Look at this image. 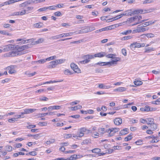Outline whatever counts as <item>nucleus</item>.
<instances>
[{"mask_svg":"<svg viewBox=\"0 0 160 160\" xmlns=\"http://www.w3.org/2000/svg\"><path fill=\"white\" fill-rule=\"evenodd\" d=\"M82 58L84 59L85 60L79 62H78L79 64H85L88 63L90 62V59L93 58V56L92 55L87 54L83 56Z\"/></svg>","mask_w":160,"mask_h":160,"instance_id":"f257e3e1","label":"nucleus"},{"mask_svg":"<svg viewBox=\"0 0 160 160\" xmlns=\"http://www.w3.org/2000/svg\"><path fill=\"white\" fill-rule=\"evenodd\" d=\"M73 33V32H71L69 33H62L54 36L51 37L50 38V39L52 40L57 39L69 36H71L72 35Z\"/></svg>","mask_w":160,"mask_h":160,"instance_id":"f03ea898","label":"nucleus"},{"mask_svg":"<svg viewBox=\"0 0 160 160\" xmlns=\"http://www.w3.org/2000/svg\"><path fill=\"white\" fill-rule=\"evenodd\" d=\"M118 61V60H112L111 61L108 62H98V63H96L95 64L99 65L100 66H104L106 65H108L109 66L112 65V64H116V62Z\"/></svg>","mask_w":160,"mask_h":160,"instance_id":"7ed1b4c3","label":"nucleus"},{"mask_svg":"<svg viewBox=\"0 0 160 160\" xmlns=\"http://www.w3.org/2000/svg\"><path fill=\"white\" fill-rule=\"evenodd\" d=\"M31 44H27L20 46L18 45H16L15 47V49H17L18 50L23 51L26 49H27L31 47Z\"/></svg>","mask_w":160,"mask_h":160,"instance_id":"20e7f679","label":"nucleus"},{"mask_svg":"<svg viewBox=\"0 0 160 160\" xmlns=\"http://www.w3.org/2000/svg\"><path fill=\"white\" fill-rule=\"evenodd\" d=\"M119 130V128H112L108 129V135H109V136H112L115 132H118Z\"/></svg>","mask_w":160,"mask_h":160,"instance_id":"39448f33","label":"nucleus"},{"mask_svg":"<svg viewBox=\"0 0 160 160\" xmlns=\"http://www.w3.org/2000/svg\"><path fill=\"white\" fill-rule=\"evenodd\" d=\"M71 68L75 72L79 73L81 72V70L78 66L74 63H71L70 65Z\"/></svg>","mask_w":160,"mask_h":160,"instance_id":"423d86ee","label":"nucleus"},{"mask_svg":"<svg viewBox=\"0 0 160 160\" xmlns=\"http://www.w3.org/2000/svg\"><path fill=\"white\" fill-rule=\"evenodd\" d=\"M27 52L26 51L18 50L17 49H16L14 51V53H15V56L21 55L26 53Z\"/></svg>","mask_w":160,"mask_h":160,"instance_id":"0eeeda50","label":"nucleus"},{"mask_svg":"<svg viewBox=\"0 0 160 160\" xmlns=\"http://www.w3.org/2000/svg\"><path fill=\"white\" fill-rule=\"evenodd\" d=\"M140 26H138V28L132 31V33H139L142 32H144L146 30H148V29H146L145 28H139Z\"/></svg>","mask_w":160,"mask_h":160,"instance_id":"6e6552de","label":"nucleus"},{"mask_svg":"<svg viewBox=\"0 0 160 160\" xmlns=\"http://www.w3.org/2000/svg\"><path fill=\"white\" fill-rule=\"evenodd\" d=\"M14 45H12V44H9L8 45L5 46L3 50L5 52H7L8 51L11 50L12 49L15 48Z\"/></svg>","mask_w":160,"mask_h":160,"instance_id":"1a4fd4ad","label":"nucleus"},{"mask_svg":"<svg viewBox=\"0 0 160 160\" xmlns=\"http://www.w3.org/2000/svg\"><path fill=\"white\" fill-rule=\"evenodd\" d=\"M36 110V109H29L26 108L24 110V112L21 113L22 115H24L26 114H28L35 112Z\"/></svg>","mask_w":160,"mask_h":160,"instance_id":"9d476101","label":"nucleus"},{"mask_svg":"<svg viewBox=\"0 0 160 160\" xmlns=\"http://www.w3.org/2000/svg\"><path fill=\"white\" fill-rule=\"evenodd\" d=\"M14 66H10L7 68V69L9 70L8 72L10 74H12L16 72V70L14 69Z\"/></svg>","mask_w":160,"mask_h":160,"instance_id":"9b49d317","label":"nucleus"},{"mask_svg":"<svg viewBox=\"0 0 160 160\" xmlns=\"http://www.w3.org/2000/svg\"><path fill=\"white\" fill-rule=\"evenodd\" d=\"M93 58L94 57L102 58L106 55V52H102L99 53L94 54L93 55Z\"/></svg>","mask_w":160,"mask_h":160,"instance_id":"f8f14e48","label":"nucleus"},{"mask_svg":"<svg viewBox=\"0 0 160 160\" xmlns=\"http://www.w3.org/2000/svg\"><path fill=\"white\" fill-rule=\"evenodd\" d=\"M152 11V9H149L146 10L145 9L144 10L140 9H139V13L141 14H145L147 13H149L151 12Z\"/></svg>","mask_w":160,"mask_h":160,"instance_id":"ddd939ff","label":"nucleus"},{"mask_svg":"<svg viewBox=\"0 0 160 160\" xmlns=\"http://www.w3.org/2000/svg\"><path fill=\"white\" fill-rule=\"evenodd\" d=\"M132 15L131 10H128L125 11L123 13L121 14V18L123 16Z\"/></svg>","mask_w":160,"mask_h":160,"instance_id":"4468645a","label":"nucleus"},{"mask_svg":"<svg viewBox=\"0 0 160 160\" xmlns=\"http://www.w3.org/2000/svg\"><path fill=\"white\" fill-rule=\"evenodd\" d=\"M142 18V17L141 16H138L131 17L129 19H130V21H131L130 22H132L133 21L137 20H138V21H140L139 20Z\"/></svg>","mask_w":160,"mask_h":160,"instance_id":"2eb2a0df","label":"nucleus"},{"mask_svg":"<svg viewBox=\"0 0 160 160\" xmlns=\"http://www.w3.org/2000/svg\"><path fill=\"white\" fill-rule=\"evenodd\" d=\"M88 30V27L87 26L85 28L81 29L78 32H77V33L79 34L81 33H86L89 32Z\"/></svg>","mask_w":160,"mask_h":160,"instance_id":"dca6fc26","label":"nucleus"},{"mask_svg":"<svg viewBox=\"0 0 160 160\" xmlns=\"http://www.w3.org/2000/svg\"><path fill=\"white\" fill-rule=\"evenodd\" d=\"M4 57H14L15 56V53L13 51L10 52L8 53H5L4 55Z\"/></svg>","mask_w":160,"mask_h":160,"instance_id":"f3484780","label":"nucleus"},{"mask_svg":"<svg viewBox=\"0 0 160 160\" xmlns=\"http://www.w3.org/2000/svg\"><path fill=\"white\" fill-rule=\"evenodd\" d=\"M98 87L101 89H109L112 88V86H106L103 84H101L99 85Z\"/></svg>","mask_w":160,"mask_h":160,"instance_id":"a211bd4d","label":"nucleus"},{"mask_svg":"<svg viewBox=\"0 0 160 160\" xmlns=\"http://www.w3.org/2000/svg\"><path fill=\"white\" fill-rule=\"evenodd\" d=\"M61 107L60 106H53L48 107V109L49 111L52 110L54 109L58 110Z\"/></svg>","mask_w":160,"mask_h":160,"instance_id":"6ab92c4d","label":"nucleus"},{"mask_svg":"<svg viewBox=\"0 0 160 160\" xmlns=\"http://www.w3.org/2000/svg\"><path fill=\"white\" fill-rule=\"evenodd\" d=\"M26 11L23 10L21 12H14L13 13V15L18 16V15H23L25 14Z\"/></svg>","mask_w":160,"mask_h":160,"instance_id":"aec40b11","label":"nucleus"},{"mask_svg":"<svg viewBox=\"0 0 160 160\" xmlns=\"http://www.w3.org/2000/svg\"><path fill=\"white\" fill-rule=\"evenodd\" d=\"M145 111L149 112V111H155L156 110V108H151L148 106H146L145 107Z\"/></svg>","mask_w":160,"mask_h":160,"instance_id":"412c9836","label":"nucleus"},{"mask_svg":"<svg viewBox=\"0 0 160 160\" xmlns=\"http://www.w3.org/2000/svg\"><path fill=\"white\" fill-rule=\"evenodd\" d=\"M128 129L125 128L121 131V135H122L128 134Z\"/></svg>","mask_w":160,"mask_h":160,"instance_id":"4be33fe9","label":"nucleus"},{"mask_svg":"<svg viewBox=\"0 0 160 160\" xmlns=\"http://www.w3.org/2000/svg\"><path fill=\"white\" fill-rule=\"evenodd\" d=\"M33 9V7H26L25 8V9H24L23 10H25L26 13L25 14H27L30 12L29 11H30L31 10H32Z\"/></svg>","mask_w":160,"mask_h":160,"instance_id":"5701e85b","label":"nucleus"},{"mask_svg":"<svg viewBox=\"0 0 160 160\" xmlns=\"http://www.w3.org/2000/svg\"><path fill=\"white\" fill-rule=\"evenodd\" d=\"M147 124L148 125H150L154 122V119L152 118H147Z\"/></svg>","mask_w":160,"mask_h":160,"instance_id":"b1692460","label":"nucleus"},{"mask_svg":"<svg viewBox=\"0 0 160 160\" xmlns=\"http://www.w3.org/2000/svg\"><path fill=\"white\" fill-rule=\"evenodd\" d=\"M82 106L79 105H78L76 106L71 107V110L72 111H75L78 109H81L82 108Z\"/></svg>","mask_w":160,"mask_h":160,"instance_id":"393cba45","label":"nucleus"},{"mask_svg":"<svg viewBox=\"0 0 160 160\" xmlns=\"http://www.w3.org/2000/svg\"><path fill=\"white\" fill-rule=\"evenodd\" d=\"M146 36L148 38H153L154 37V34H153L152 33H150L143 34L141 35V36Z\"/></svg>","mask_w":160,"mask_h":160,"instance_id":"a878e982","label":"nucleus"},{"mask_svg":"<svg viewBox=\"0 0 160 160\" xmlns=\"http://www.w3.org/2000/svg\"><path fill=\"white\" fill-rule=\"evenodd\" d=\"M42 24L41 23H37L33 25V27L35 28H40L42 27Z\"/></svg>","mask_w":160,"mask_h":160,"instance_id":"bb28decb","label":"nucleus"},{"mask_svg":"<svg viewBox=\"0 0 160 160\" xmlns=\"http://www.w3.org/2000/svg\"><path fill=\"white\" fill-rule=\"evenodd\" d=\"M150 125L151 128H152L153 130H155L157 128V125L156 124L154 123V122L151 124Z\"/></svg>","mask_w":160,"mask_h":160,"instance_id":"cd10ccee","label":"nucleus"},{"mask_svg":"<svg viewBox=\"0 0 160 160\" xmlns=\"http://www.w3.org/2000/svg\"><path fill=\"white\" fill-rule=\"evenodd\" d=\"M145 52L149 53L151 52V51L154 50V49L152 48H145Z\"/></svg>","mask_w":160,"mask_h":160,"instance_id":"c85d7f7f","label":"nucleus"},{"mask_svg":"<svg viewBox=\"0 0 160 160\" xmlns=\"http://www.w3.org/2000/svg\"><path fill=\"white\" fill-rule=\"evenodd\" d=\"M0 33L4 35L11 36V34L7 32L6 31L0 30Z\"/></svg>","mask_w":160,"mask_h":160,"instance_id":"c756f323","label":"nucleus"},{"mask_svg":"<svg viewBox=\"0 0 160 160\" xmlns=\"http://www.w3.org/2000/svg\"><path fill=\"white\" fill-rule=\"evenodd\" d=\"M114 124L117 125H120V118H115L114 120Z\"/></svg>","mask_w":160,"mask_h":160,"instance_id":"7c9ffc66","label":"nucleus"},{"mask_svg":"<svg viewBox=\"0 0 160 160\" xmlns=\"http://www.w3.org/2000/svg\"><path fill=\"white\" fill-rule=\"evenodd\" d=\"M116 56L115 54H110L107 55V54L106 53V55L105 56L108 58H114V57Z\"/></svg>","mask_w":160,"mask_h":160,"instance_id":"2f4dec72","label":"nucleus"},{"mask_svg":"<svg viewBox=\"0 0 160 160\" xmlns=\"http://www.w3.org/2000/svg\"><path fill=\"white\" fill-rule=\"evenodd\" d=\"M132 32V31L131 30H127L126 31L122 32H121V34H122L123 35H128L129 34H130Z\"/></svg>","mask_w":160,"mask_h":160,"instance_id":"473e14b6","label":"nucleus"},{"mask_svg":"<svg viewBox=\"0 0 160 160\" xmlns=\"http://www.w3.org/2000/svg\"><path fill=\"white\" fill-rule=\"evenodd\" d=\"M99 132H100L101 133H104L106 132H107L108 133V129L105 130L104 128H100L99 129Z\"/></svg>","mask_w":160,"mask_h":160,"instance_id":"72a5a7b5","label":"nucleus"},{"mask_svg":"<svg viewBox=\"0 0 160 160\" xmlns=\"http://www.w3.org/2000/svg\"><path fill=\"white\" fill-rule=\"evenodd\" d=\"M142 82L140 81L136 80L134 82V84L136 86H140L142 84Z\"/></svg>","mask_w":160,"mask_h":160,"instance_id":"f704fd0d","label":"nucleus"},{"mask_svg":"<svg viewBox=\"0 0 160 160\" xmlns=\"http://www.w3.org/2000/svg\"><path fill=\"white\" fill-rule=\"evenodd\" d=\"M132 38V37L131 36H125L121 38V40L122 41L126 40L131 39Z\"/></svg>","mask_w":160,"mask_h":160,"instance_id":"c9c22d12","label":"nucleus"},{"mask_svg":"<svg viewBox=\"0 0 160 160\" xmlns=\"http://www.w3.org/2000/svg\"><path fill=\"white\" fill-rule=\"evenodd\" d=\"M90 139H86L83 141L81 143L82 145L83 144H88L90 143Z\"/></svg>","mask_w":160,"mask_h":160,"instance_id":"e433bc0d","label":"nucleus"},{"mask_svg":"<svg viewBox=\"0 0 160 160\" xmlns=\"http://www.w3.org/2000/svg\"><path fill=\"white\" fill-rule=\"evenodd\" d=\"M15 2H16V0H10L5 2V4L7 5L12 4Z\"/></svg>","mask_w":160,"mask_h":160,"instance_id":"4c0bfd02","label":"nucleus"},{"mask_svg":"<svg viewBox=\"0 0 160 160\" xmlns=\"http://www.w3.org/2000/svg\"><path fill=\"white\" fill-rule=\"evenodd\" d=\"M55 141V139H51L50 140L47 141L46 143V144L48 145L50 144L51 143H54Z\"/></svg>","mask_w":160,"mask_h":160,"instance_id":"58836bf2","label":"nucleus"},{"mask_svg":"<svg viewBox=\"0 0 160 160\" xmlns=\"http://www.w3.org/2000/svg\"><path fill=\"white\" fill-rule=\"evenodd\" d=\"M27 123L28 124V125L27 127V128L28 129H31V128H35L36 126L35 125H30L29 122H27Z\"/></svg>","mask_w":160,"mask_h":160,"instance_id":"ea45409f","label":"nucleus"},{"mask_svg":"<svg viewBox=\"0 0 160 160\" xmlns=\"http://www.w3.org/2000/svg\"><path fill=\"white\" fill-rule=\"evenodd\" d=\"M101 151V149L98 148H96L92 150V152L95 153H98Z\"/></svg>","mask_w":160,"mask_h":160,"instance_id":"a19ab883","label":"nucleus"},{"mask_svg":"<svg viewBox=\"0 0 160 160\" xmlns=\"http://www.w3.org/2000/svg\"><path fill=\"white\" fill-rule=\"evenodd\" d=\"M55 61L56 62V64L57 65L58 64H60L63 63L64 62L65 60L60 59L55 60Z\"/></svg>","mask_w":160,"mask_h":160,"instance_id":"79ce46f5","label":"nucleus"},{"mask_svg":"<svg viewBox=\"0 0 160 160\" xmlns=\"http://www.w3.org/2000/svg\"><path fill=\"white\" fill-rule=\"evenodd\" d=\"M149 25V24L148 23V22H145L144 23V24L143 25V24L139 25H138V26H140L139 27V28H142L145 27H146L147 26H148Z\"/></svg>","mask_w":160,"mask_h":160,"instance_id":"37998d69","label":"nucleus"},{"mask_svg":"<svg viewBox=\"0 0 160 160\" xmlns=\"http://www.w3.org/2000/svg\"><path fill=\"white\" fill-rule=\"evenodd\" d=\"M28 4L27 3V1H26L20 4L19 5V7H23L24 8L25 7H26L27 6H28Z\"/></svg>","mask_w":160,"mask_h":160,"instance_id":"c03bdc74","label":"nucleus"},{"mask_svg":"<svg viewBox=\"0 0 160 160\" xmlns=\"http://www.w3.org/2000/svg\"><path fill=\"white\" fill-rule=\"evenodd\" d=\"M12 147L10 146H7L5 147L6 149L8 152L11 151L12 150Z\"/></svg>","mask_w":160,"mask_h":160,"instance_id":"a18cd8bd","label":"nucleus"},{"mask_svg":"<svg viewBox=\"0 0 160 160\" xmlns=\"http://www.w3.org/2000/svg\"><path fill=\"white\" fill-rule=\"evenodd\" d=\"M132 138V137L130 134L128 135L127 137L124 138V140L125 141H128L131 140Z\"/></svg>","mask_w":160,"mask_h":160,"instance_id":"49530a36","label":"nucleus"},{"mask_svg":"<svg viewBox=\"0 0 160 160\" xmlns=\"http://www.w3.org/2000/svg\"><path fill=\"white\" fill-rule=\"evenodd\" d=\"M47 123L46 122H39L38 124L41 126H46L47 125Z\"/></svg>","mask_w":160,"mask_h":160,"instance_id":"de8ad7c7","label":"nucleus"},{"mask_svg":"<svg viewBox=\"0 0 160 160\" xmlns=\"http://www.w3.org/2000/svg\"><path fill=\"white\" fill-rule=\"evenodd\" d=\"M65 74L67 75H70L73 74L69 70L67 69L64 71V72Z\"/></svg>","mask_w":160,"mask_h":160,"instance_id":"09e8293b","label":"nucleus"},{"mask_svg":"<svg viewBox=\"0 0 160 160\" xmlns=\"http://www.w3.org/2000/svg\"><path fill=\"white\" fill-rule=\"evenodd\" d=\"M153 0H145L143 1V4H148L152 2Z\"/></svg>","mask_w":160,"mask_h":160,"instance_id":"8fccbe9b","label":"nucleus"},{"mask_svg":"<svg viewBox=\"0 0 160 160\" xmlns=\"http://www.w3.org/2000/svg\"><path fill=\"white\" fill-rule=\"evenodd\" d=\"M15 121H17V118H11L8 120V121L10 123H13L15 122Z\"/></svg>","mask_w":160,"mask_h":160,"instance_id":"3c124183","label":"nucleus"},{"mask_svg":"<svg viewBox=\"0 0 160 160\" xmlns=\"http://www.w3.org/2000/svg\"><path fill=\"white\" fill-rule=\"evenodd\" d=\"M44 41V39L43 38H40L38 40L36 41V42L37 44L41 43Z\"/></svg>","mask_w":160,"mask_h":160,"instance_id":"603ef678","label":"nucleus"},{"mask_svg":"<svg viewBox=\"0 0 160 160\" xmlns=\"http://www.w3.org/2000/svg\"><path fill=\"white\" fill-rule=\"evenodd\" d=\"M46 59H42L38 61L37 62L38 63L42 64L46 62Z\"/></svg>","mask_w":160,"mask_h":160,"instance_id":"864d4df0","label":"nucleus"},{"mask_svg":"<svg viewBox=\"0 0 160 160\" xmlns=\"http://www.w3.org/2000/svg\"><path fill=\"white\" fill-rule=\"evenodd\" d=\"M31 40V39H27L26 40H22V42H19L18 43V44H20V45L21 44H24L27 43H28L29 41Z\"/></svg>","mask_w":160,"mask_h":160,"instance_id":"5fc2aeb1","label":"nucleus"},{"mask_svg":"<svg viewBox=\"0 0 160 160\" xmlns=\"http://www.w3.org/2000/svg\"><path fill=\"white\" fill-rule=\"evenodd\" d=\"M56 58V57L55 56H52L50 57L47 58L46 59V61H50L52 60H53L55 59V58Z\"/></svg>","mask_w":160,"mask_h":160,"instance_id":"6e6d98bb","label":"nucleus"},{"mask_svg":"<svg viewBox=\"0 0 160 160\" xmlns=\"http://www.w3.org/2000/svg\"><path fill=\"white\" fill-rule=\"evenodd\" d=\"M160 102V98H158V99H157L156 101H153L152 102V104H156V105H158V103H157L158 102Z\"/></svg>","mask_w":160,"mask_h":160,"instance_id":"4d7b16f0","label":"nucleus"},{"mask_svg":"<svg viewBox=\"0 0 160 160\" xmlns=\"http://www.w3.org/2000/svg\"><path fill=\"white\" fill-rule=\"evenodd\" d=\"M77 158V156L76 154H74L72 155L70 157L69 159H70V160H74V159H76Z\"/></svg>","mask_w":160,"mask_h":160,"instance_id":"13d9d810","label":"nucleus"},{"mask_svg":"<svg viewBox=\"0 0 160 160\" xmlns=\"http://www.w3.org/2000/svg\"><path fill=\"white\" fill-rule=\"evenodd\" d=\"M54 14L55 16L58 17L61 16L62 15L61 12L59 11L55 12Z\"/></svg>","mask_w":160,"mask_h":160,"instance_id":"bf43d9fd","label":"nucleus"},{"mask_svg":"<svg viewBox=\"0 0 160 160\" xmlns=\"http://www.w3.org/2000/svg\"><path fill=\"white\" fill-rule=\"evenodd\" d=\"M140 122L143 124H145L147 122V119H145L142 118H141L140 120Z\"/></svg>","mask_w":160,"mask_h":160,"instance_id":"052dcab7","label":"nucleus"},{"mask_svg":"<svg viewBox=\"0 0 160 160\" xmlns=\"http://www.w3.org/2000/svg\"><path fill=\"white\" fill-rule=\"evenodd\" d=\"M132 15L136 14L139 13V9H137L133 11H131Z\"/></svg>","mask_w":160,"mask_h":160,"instance_id":"680f3d73","label":"nucleus"},{"mask_svg":"<svg viewBox=\"0 0 160 160\" xmlns=\"http://www.w3.org/2000/svg\"><path fill=\"white\" fill-rule=\"evenodd\" d=\"M122 53L124 56H126L127 55V51L125 49H122Z\"/></svg>","mask_w":160,"mask_h":160,"instance_id":"e2e57ef3","label":"nucleus"},{"mask_svg":"<svg viewBox=\"0 0 160 160\" xmlns=\"http://www.w3.org/2000/svg\"><path fill=\"white\" fill-rule=\"evenodd\" d=\"M88 30L89 32L93 31L95 30V28L94 27H91L89 26H88Z\"/></svg>","mask_w":160,"mask_h":160,"instance_id":"0e129e2a","label":"nucleus"},{"mask_svg":"<svg viewBox=\"0 0 160 160\" xmlns=\"http://www.w3.org/2000/svg\"><path fill=\"white\" fill-rule=\"evenodd\" d=\"M142 140H139L136 141L135 142V143L137 145H141L142 143Z\"/></svg>","mask_w":160,"mask_h":160,"instance_id":"69168bd1","label":"nucleus"},{"mask_svg":"<svg viewBox=\"0 0 160 160\" xmlns=\"http://www.w3.org/2000/svg\"><path fill=\"white\" fill-rule=\"evenodd\" d=\"M50 64H51L53 68H54L57 64L56 62L55 61H52L50 62Z\"/></svg>","mask_w":160,"mask_h":160,"instance_id":"338daca9","label":"nucleus"},{"mask_svg":"<svg viewBox=\"0 0 160 160\" xmlns=\"http://www.w3.org/2000/svg\"><path fill=\"white\" fill-rule=\"evenodd\" d=\"M40 100L41 101H47L48 100V98L47 97H43L40 98Z\"/></svg>","mask_w":160,"mask_h":160,"instance_id":"774afa93","label":"nucleus"}]
</instances>
